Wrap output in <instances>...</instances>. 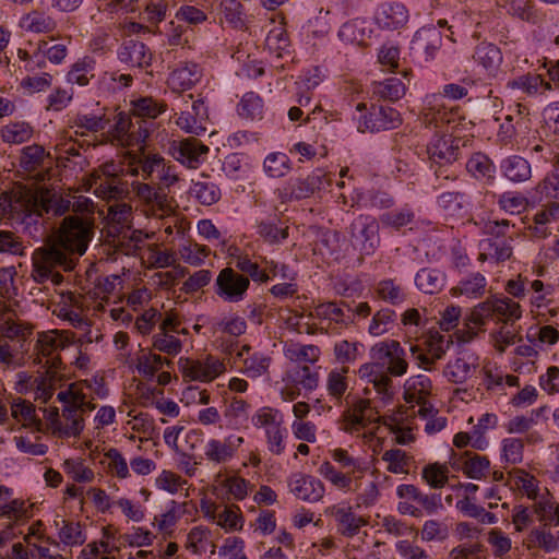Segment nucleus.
<instances>
[{
	"label": "nucleus",
	"mask_w": 559,
	"mask_h": 559,
	"mask_svg": "<svg viewBox=\"0 0 559 559\" xmlns=\"http://www.w3.org/2000/svg\"><path fill=\"white\" fill-rule=\"evenodd\" d=\"M467 171L477 180L492 183L496 178V166L485 154L478 152L473 154L466 163Z\"/></svg>",
	"instance_id": "obj_48"
},
{
	"label": "nucleus",
	"mask_w": 559,
	"mask_h": 559,
	"mask_svg": "<svg viewBox=\"0 0 559 559\" xmlns=\"http://www.w3.org/2000/svg\"><path fill=\"white\" fill-rule=\"evenodd\" d=\"M379 229V222L373 216H357L349 226L353 246L367 255L372 254L380 246Z\"/></svg>",
	"instance_id": "obj_15"
},
{
	"label": "nucleus",
	"mask_w": 559,
	"mask_h": 559,
	"mask_svg": "<svg viewBox=\"0 0 559 559\" xmlns=\"http://www.w3.org/2000/svg\"><path fill=\"white\" fill-rule=\"evenodd\" d=\"M508 87L519 90L528 96L542 94L544 91H550L551 84L544 81L538 74H525L509 81Z\"/></svg>",
	"instance_id": "obj_51"
},
{
	"label": "nucleus",
	"mask_w": 559,
	"mask_h": 559,
	"mask_svg": "<svg viewBox=\"0 0 559 559\" xmlns=\"http://www.w3.org/2000/svg\"><path fill=\"white\" fill-rule=\"evenodd\" d=\"M39 192H33L23 188L13 190L0 200V206L4 213L12 216L38 215Z\"/></svg>",
	"instance_id": "obj_23"
},
{
	"label": "nucleus",
	"mask_w": 559,
	"mask_h": 559,
	"mask_svg": "<svg viewBox=\"0 0 559 559\" xmlns=\"http://www.w3.org/2000/svg\"><path fill=\"white\" fill-rule=\"evenodd\" d=\"M381 461L385 464L386 472L394 475H408L414 465V457L399 448L385 450L381 454Z\"/></svg>",
	"instance_id": "obj_42"
},
{
	"label": "nucleus",
	"mask_w": 559,
	"mask_h": 559,
	"mask_svg": "<svg viewBox=\"0 0 559 559\" xmlns=\"http://www.w3.org/2000/svg\"><path fill=\"white\" fill-rule=\"evenodd\" d=\"M73 343L74 334L70 331L50 330L38 333L34 360L48 370H57L62 364L60 353Z\"/></svg>",
	"instance_id": "obj_7"
},
{
	"label": "nucleus",
	"mask_w": 559,
	"mask_h": 559,
	"mask_svg": "<svg viewBox=\"0 0 559 559\" xmlns=\"http://www.w3.org/2000/svg\"><path fill=\"white\" fill-rule=\"evenodd\" d=\"M331 456L348 474L357 475L361 473H367L368 471V465L361 457L353 456L345 449H334L331 452Z\"/></svg>",
	"instance_id": "obj_63"
},
{
	"label": "nucleus",
	"mask_w": 559,
	"mask_h": 559,
	"mask_svg": "<svg viewBox=\"0 0 559 559\" xmlns=\"http://www.w3.org/2000/svg\"><path fill=\"white\" fill-rule=\"evenodd\" d=\"M93 192L98 197L107 201H118L129 194L127 182L121 178L110 179L109 181H97V185L90 187Z\"/></svg>",
	"instance_id": "obj_54"
},
{
	"label": "nucleus",
	"mask_w": 559,
	"mask_h": 559,
	"mask_svg": "<svg viewBox=\"0 0 559 559\" xmlns=\"http://www.w3.org/2000/svg\"><path fill=\"white\" fill-rule=\"evenodd\" d=\"M292 169V162L285 153L275 152L266 155L263 170L271 178H282Z\"/></svg>",
	"instance_id": "obj_60"
},
{
	"label": "nucleus",
	"mask_w": 559,
	"mask_h": 559,
	"mask_svg": "<svg viewBox=\"0 0 559 559\" xmlns=\"http://www.w3.org/2000/svg\"><path fill=\"white\" fill-rule=\"evenodd\" d=\"M348 388L349 378L347 367L334 368L329 371L325 379V390L334 405L342 406L347 396H353L347 393Z\"/></svg>",
	"instance_id": "obj_33"
},
{
	"label": "nucleus",
	"mask_w": 559,
	"mask_h": 559,
	"mask_svg": "<svg viewBox=\"0 0 559 559\" xmlns=\"http://www.w3.org/2000/svg\"><path fill=\"white\" fill-rule=\"evenodd\" d=\"M473 59L480 66L487 75L497 76L503 61V56L498 46L481 41L475 48Z\"/></svg>",
	"instance_id": "obj_34"
},
{
	"label": "nucleus",
	"mask_w": 559,
	"mask_h": 559,
	"mask_svg": "<svg viewBox=\"0 0 559 559\" xmlns=\"http://www.w3.org/2000/svg\"><path fill=\"white\" fill-rule=\"evenodd\" d=\"M342 412L341 429L347 433H359L369 425L378 423V412L368 399L347 396Z\"/></svg>",
	"instance_id": "obj_11"
},
{
	"label": "nucleus",
	"mask_w": 559,
	"mask_h": 559,
	"mask_svg": "<svg viewBox=\"0 0 559 559\" xmlns=\"http://www.w3.org/2000/svg\"><path fill=\"white\" fill-rule=\"evenodd\" d=\"M251 420L252 425L258 429L262 428L264 433L284 425L283 414L278 409L270 406H263L257 409Z\"/></svg>",
	"instance_id": "obj_57"
},
{
	"label": "nucleus",
	"mask_w": 559,
	"mask_h": 559,
	"mask_svg": "<svg viewBox=\"0 0 559 559\" xmlns=\"http://www.w3.org/2000/svg\"><path fill=\"white\" fill-rule=\"evenodd\" d=\"M425 344L426 349L417 345H411L409 352L418 367L430 371L435 362L444 357L452 341L450 336L447 337L436 332L429 335Z\"/></svg>",
	"instance_id": "obj_20"
},
{
	"label": "nucleus",
	"mask_w": 559,
	"mask_h": 559,
	"mask_svg": "<svg viewBox=\"0 0 559 559\" xmlns=\"http://www.w3.org/2000/svg\"><path fill=\"white\" fill-rule=\"evenodd\" d=\"M374 296L389 305L399 306L407 299V290L394 278H384L374 285Z\"/></svg>",
	"instance_id": "obj_39"
},
{
	"label": "nucleus",
	"mask_w": 559,
	"mask_h": 559,
	"mask_svg": "<svg viewBox=\"0 0 559 559\" xmlns=\"http://www.w3.org/2000/svg\"><path fill=\"white\" fill-rule=\"evenodd\" d=\"M180 259L192 266L202 265L211 253V249L205 245L194 241H187L180 245L178 249Z\"/></svg>",
	"instance_id": "obj_58"
},
{
	"label": "nucleus",
	"mask_w": 559,
	"mask_h": 559,
	"mask_svg": "<svg viewBox=\"0 0 559 559\" xmlns=\"http://www.w3.org/2000/svg\"><path fill=\"white\" fill-rule=\"evenodd\" d=\"M450 464L454 469L461 471L468 478L476 480L485 479L490 473L489 460L471 451L461 454L452 453Z\"/></svg>",
	"instance_id": "obj_27"
},
{
	"label": "nucleus",
	"mask_w": 559,
	"mask_h": 559,
	"mask_svg": "<svg viewBox=\"0 0 559 559\" xmlns=\"http://www.w3.org/2000/svg\"><path fill=\"white\" fill-rule=\"evenodd\" d=\"M178 367L185 380L199 382H212L226 371L224 360L213 355L198 359L180 357Z\"/></svg>",
	"instance_id": "obj_13"
},
{
	"label": "nucleus",
	"mask_w": 559,
	"mask_h": 559,
	"mask_svg": "<svg viewBox=\"0 0 559 559\" xmlns=\"http://www.w3.org/2000/svg\"><path fill=\"white\" fill-rule=\"evenodd\" d=\"M108 219L110 233L117 236V247L123 246L124 239H129L126 254L131 253L141 242V231L131 229L132 206L126 202H116L108 206Z\"/></svg>",
	"instance_id": "obj_12"
},
{
	"label": "nucleus",
	"mask_w": 559,
	"mask_h": 559,
	"mask_svg": "<svg viewBox=\"0 0 559 559\" xmlns=\"http://www.w3.org/2000/svg\"><path fill=\"white\" fill-rule=\"evenodd\" d=\"M250 287L248 276L231 266L222 269L214 282V294L223 301L238 304L246 299Z\"/></svg>",
	"instance_id": "obj_14"
},
{
	"label": "nucleus",
	"mask_w": 559,
	"mask_h": 559,
	"mask_svg": "<svg viewBox=\"0 0 559 559\" xmlns=\"http://www.w3.org/2000/svg\"><path fill=\"white\" fill-rule=\"evenodd\" d=\"M192 95H177L174 103L173 110H180L178 118L176 119L177 126L186 131L195 135L205 133V127H201L194 117L192 109L188 110Z\"/></svg>",
	"instance_id": "obj_38"
},
{
	"label": "nucleus",
	"mask_w": 559,
	"mask_h": 559,
	"mask_svg": "<svg viewBox=\"0 0 559 559\" xmlns=\"http://www.w3.org/2000/svg\"><path fill=\"white\" fill-rule=\"evenodd\" d=\"M60 543L66 547L82 546L86 540V534L80 522L61 519L55 521Z\"/></svg>",
	"instance_id": "obj_46"
},
{
	"label": "nucleus",
	"mask_w": 559,
	"mask_h": 559,
	"mask_svg": "<svg viewBox=\"0 0 559 559\" xmlns=\"http://www.w3.org/2000/svg\"><path fill=\"white\" fill-rule=\"evenodd\" d=\"M325 185H330L325 173L321 169H316L306 178L288 180L282 189L277 190V195L282 203L290 200H301L311 197Z\"/></svg>",
	"instance_id": "obj_17"
},
{
	"label": "nucleus",
	"mask_w": 559,
	"mask_h": 559,
	"mask_svg": "<svg viewBox=\"0 0 559 559\" xmlns=\"http://www.w3.org/2000/svg\"><path fill=\"white\" fill-rule=\"evenodd\" d=\"M414 48L424 50L429 59H432L440 48L441 34L435 27H423L416 32L413 38Z\"/></svg>",
	"instance_id": "obj_53"
},
{
	"label": "nucleus",
	"mask_w": 559,
	"mask_h": 559,
	"mask_svg": "<svg viewBox=\"0 0 559 559\" xmlns=\"http://www.w3.org/2000/svg\"><path fill=\"white\" fill-rule=\"evenodd\" d=\"M371 29L365 20L356 19L344 23L340 31L338 37L347 44L365 45L370 38Z\"/></svg>",
	"instance_id": "obj_50"
},
{
	"label": "nucleus",
	"mask_w": 559,
	"mask_h": 559,
	"mask_svg": "<svg viewBox=\"0 0 559 559\" xmlns=\"http://www.w3.org/2000/svg\"><path fill=\"white\" fill-rule=\"evenodd\" d=\"M370 356L373 361L361 365L358 376L371 383L377 396L383 404H388L395 394L391 377H402L407 372L405 352L399 342L391 340L374 344Z\"/></svg>",
	"instance_id": "obj_2"
},
{
	"label": "nucleus",
	"mask_w": 559,
	"mask_h": 559,
	"mask_svg": "<svg viewBox=\"0 0 559 559\" xmlns=\"http://www.w3.org/2000/svg\"><path fill=\"white\" fill-rule=\"evenodd\" d=\"M107 122L105 115L79 112L70 119L69 129L73 131L74 135L84 136L103 131Z\"/></svg>",
	"instance_id": "obj_40"
},
{
	"label": "nucleus",
	"mask_w": 559,
	"mask_h": 559,
	"mask_svg": "<svg viewBox=\"0 0 559 559\" xmlns=\"http://www.w3.org/2000/svg\"><path fill=\"white\" fill-rule=\"evenodd\" d=\"M402 123L400 112L390 106L372 107L371 110L358 119L359 132H379L395 129Z\"/></svg>",
	"instance_id": "obj_21"
},
{
	"label": "nucleus",
	"mask_w": 559,
	"mask_h": 559,
	"mask_svg": "<svg viewBox=\"0 0 559 559\" xmlns=\"http://www.w3.org/2000/svg\"><path fill=\"white\" fill-rule=\"evenodd\" d=\"M173 156L189 168L201 165L209 153V147L201 141L191 138L181 140L173 145Z\"/></svg>",
	"instance_id": "obj_29"
},
{
	"label": "nucleus",
	"mask_w": 559,
	"mask_h": 559,
	"mask_svg": "<svg viewBox=\"0 0 559 559\" xmlns=\"http://www.w3.org/2000/svg\"><path fill=\"white\" fill-rule=\"evenodd\" d=\"M324 514L334 519L337 532L347 538L356 536L360 528L368 524V521L357 515L350 506L333 504L325 509Z\"/></svg>",
	"instance_id": "obj_26"
},
{
	"label": "nucleus",
	"mask_w": 559,
	"mask_h": 559,
	"mask_svg": "<svg viewBox=\"0 0 559 559\" xmlns=\"http://www.w3.org/2000/svg\"><path fill=\"white\" fill-rule=\"evenodd\" d=\"M366 473L354 475L350 491L356 493L355 504L358 509L374 506L380 498V490L374 478H366Z\"/></svg>",
	"instance_id": "obj_32"
},
{
	"label": "nucleus",
	"mask_w": 559,
	"mask_h": 559,
	"mask_svg": "<svg viewBox=\"0 0 559 559\" xmlns=\"http://www.w3.org/2000/svg\"><path fill=\"white\" fill-rule=\"evenodd\" d=\"M242 443L243 438L235 435L224 439L210 438L203 447V459L213 466H224L234 460Z\"/></svg>",
	"instance_id": "obj_19"
},
{
	"label": "nucleus",
	"mask_w": 559,
	"mask_h": 559,
	"mask_svg": "<svg viewBox=\"0 0 559 559\" xmlns=\"http://www.w3.org/2000/svg\"><path fill=\"white\" fill-rule=\"evenodd\" d=\"M118 58L131 67L144 68L151 64L152 53L142 41L126 39L118 50Z\"/></svg>",
	"instance_id": "obj_36"
},
{
	"label": "nucleus",
	"mask_w": 559,
	"mask_h": 559,
	"mask_svg": "<svg viewBox=\"0 0 559 559\" xmlns=\"http://www.w3.org/2000/svg\"><path fill=\"white\" fill-rule=\"evenodd\" d=\"M380 222L383 226L399 230L415 222V212L411 206L405 205L397 210L383 213L380 216Z\"/></svg>",
	"instance_id": "obj_64"
},
{
	"label": "nucleus",
	"mask_w": 559,
	"mask_h": 559,
	"mask_svg": "<svg viewBox=\"0 0 559 559\" xmlns=\"http://www.w3.org/2000/svg\"><path fill=\"white\" fill-rule=\"evenodd\" d=\"M460 142L450 134H435L427 144L428 158L440 167L454 163L460 155Z\"/></svg>",
	"instance_id": "obj_24"
},
{
	"label": "nucleus",
	"mask_w": 559,
	"mask_h": 559,
	"mask_svg": "<svg viewBox=\"0 0 559 559\" xmlns=\"http://www.w3.org/2000/svg\"><path fill=\"white\" fill-rule=\"evenodd\" d=\"M201 78V70L195 63H185L176 68L169 75L167 84L174 93L191 88Z\"/></svg>",
	"instance_id": "obj_37"
},
{
	"label": "nucleus",
	"mask_w": 559,
	"mask_h": 559,
	"mask_svg": "<svg viewBox=\"0 0 559 559\" xmlns=\"http://www.w3.org/2000/svg\"><path fill=\"white\" fill-rule=\"evenodd\" d=\"M314 313L321 320V324H325L324 328L333 333H338L354 322L349 306H346V309H344L332 301L318 305Z\"/></svg>",
	"instance_id": "obj_28"
},
{
	"label": "nucleus",
	"mask_w": 559,
	"mask_h": 559,
	"mask_svg": "<svg viewBox=\"0 0 559 559\" xmlns=\"http://www.w3.org/2000/svg\"><path fill=\"white\" fill-rule=\"evenodd\" d=\"M96 62L91 57H84L75 61L67 73V82L81 87L87 86L95 78Z\"/></svg>",
	"instance_id": "obj_49"
},
{
	"label": "nucleus",
	"mask_w": 559,
	"mask_h": 559,
	"mask_svg": "<svg viewBox=\"0 0 559 559\" xmlns=\"http://www.w3.org/2000/svg\"><path fill=\"white\" fill-rule=\"evenodd\" d=\"M26 352L27 349L21 348V345L0 338V367L8 370L22 367L25 362Z\"/></svg>",
	"instance_id": "obj_52"
},
{
	"label": "nucleus",
	"mask_w": 559,
	"mask_h": 559,
	"mask_svg": "<svg viewBox=\"0 0 559 559\" xmlns=\"http://www.w3.org/2000/svg\"><path fill=\"white\" fill-rule=\"evenodd\" d=\"M92 224L79 216H68L63 218L56 246L61 250L69 252V257L74 254L82 255L92 238Z\"/></svg>",
	"instance_id": "obj_9"
},
{
	"label": "nucleus",
	"mask_w": 559,
	"mask_h": 559,
	"mask_svg": "<svg viewBox=\"0 0 559 559\" xmlns=\"http://www.w3.org/2000/svg\"><path fill=\"white\" fill-rule=\"evenodd\" d=\"M445 283V274L438 269L424 267L415 276V285L424 294H437L443 289Z\"/></svg>",
	"instance_id": "obj_45"
},
{
	"label": "nucleus",
	"mask_w": 559,
	"mask_h": 559,
	"mask_svg": "<svg viewBox=\"0 0 559 559\" xmlns=\"http://www.w3.org/2000/svg\"><path fill=\"white\" fill-rule=\"evenodd\" d=\"M396 495L400 499H407L418 503L421 512L428 515L437 513L442 508L441 496L439 493H424L412 484L397 486Z\"/></svg>",
	"instance_id": "obj_30"
},
{
	"label": "nucleus",
	"mask_w": 559,
	"mask_h": 559,
	"mask_svg": "<svg viewBox=\"0 0 559 559\" xmlns=\"http://www.w3.org/2000/svg\"><path fill=\"white\" fill-rule=\"evenodd\" d=\"M255 233L264 242L274 246L281 245L288 238L289 227L277 215H273L257 221Z\"/></svg>",
	"instance_id": "obj_31"
},
{
	"label": "nucleus",
	"mask_w": 559,
	"mask_h": 559,
	"mask_svg": "<svg viewBox=\"0 0 559 559\" xmlns=\"http://www.w3.org/2000/svg\"><path fill=\"white\" fill-rule=\"evenodd\" d=\"M522 317L519 302L502 296H491L476 305L467 317V321L475 326H483L489 320L502 323H513Z\"/></svg>",
	"instance_id": "obj_6"
},
{
	"label": "nucleus",
	"mask_w": 559,
	"mask_h": 559,
	"mask_svg": "<svg viewBox=\"0 0 559 559\" xmlns=\"http://www.w3.org/2000/svg\"><path fill=\"white\" fill-rule=\"evenodd\" d=\"M90 386L72 383L68 390L58 393L57 399L63 405L62 413L57 407L39 408L44 416V432L59 439L76 438L84 429V414L95 408L87 399Z\"/></svg>",
	"instance_id": "obj_3"
},
{
	"label": "nucleus",
	"mask_w": 559,
	"mask_h": 559,
	"mask_svg": "<svg viewBox=\"0 0 559 559\" xmlns=\"http://www.w3.org/2000/svg\"><path fill=\"white\" fill-rule=\"evenodd\" d=\"M71 201L56 193L39 191L38 215L50 214L53 216L63 215L70 210Z\"/></svg>",
	"instance_id": "obj_55"
},
{
	"label": "nucleus",
	"mask_w": 559,
	"mask_h": 559,
	"mask_svg": "<svg viewBox=\"0 0 559 559\" xmlns=\"http://www.w3.org/2000/svg\"><path fill=\"white\" fill-rule=\"evenodd\" d=\"M44 424V418L38 416L31 401L13 395L0 399V426L4 430L14 432L28 429L33 433H43Z\"/></svg>",
	"instance_id": "obj_4"
},
{
	"label": "nucleus",
	"mask_w": 559,
	"mask_h": 559,
	"mask_svg": "<svg viewBox=\"0 0 559 559\" xmlns=\"http://www.w3.org/2000/svg\"><path fill=\"white\" fill-rule=\"evenodd\" d=\"M479 366L478 356L469 350H462L450 359L443 368L444 378L453 384H463L475 373Z\"/></svg>",
	"instance_id": "obj_25"
},
{
	"label": "nucleus",
	"mask_w": 559,
	"mask_h": 559,
	"mask_svg": "<svg viewBox=\"0 0 559 559\" xmlns=\"http://www.w3.org/2000/svg\"><path fill=\"white\" fill-rule=\"evenodd\" d=\"M289 492L298 500L316 503L323 499L324 484L317 477L301 472L293 473L287 478Z\"/></svg>",
	"instance_id": "obj_22"
},
{
	"label": "nucleus",
	"mask_w": 559,
	"mask_h": 559,
	"mask_svg": "<svg viewBox=\"0 0 559 559\" xmlns=\"http://www.w3.org/2000/svg\"><path fill=\"white\" fill-rule=\"evenodd\" d=\"M376 22L383 29H397L408 21V11L402 3H383L376 13Z\"/></svg>",
	"instance_id": "obj_35"
},
{
	"label": "nucleus",
	"mask_w": 559,
	"mask_h": 559,
	"mask_svg": "<svg viewBox=\"0 0 559 559\" xmlns=\"http://www.w3.org/2000/svg\"><path fill=\"white\" fill-rule=\"evenodd\" d=\"M432 383L425 374L411 377L404 384V400L412 407L418 406L416 414L421 418H427L433 413V407L429 402L431 395Z\"/></svg>",
	"instance_id": "obj_18"
},
{
	"label": "nucleus",
	"mask_w": 559,
	"mask_h": 559,
	"mask_svg": "<svg viewBox=\"0 0 559 559\" xmlns=\"http://www.w3.org/2000/svg\"><path fill=\"white\" fill-rule=\"evenodd\" d=\"M12 496L13 489L0 481V533L4 538L14 537L16 530L34 515V503Z\"/></svg>",
	"instance_id": "obj_5"
},
{
	"label": "nucleus",
	"mask_w": 559,
	"mask_h": 559,
	"mask_svg": "<svg viewBox=\"0 0 559 559\" xmlns=\"http://www.w3.org/2000/svg\"><path fill=\"white\" fill-rule=\"evenodd\" d=\"M123 171L134 177L130 189L134 199L155 217L169 216L174 212L171 187L179 181L176 166L158 154L130 155Z\"/></svg>",
	"instance_id": "obj_1"
},
{
	"label": "nucleus",
	"mask_w": 559,
	"mask_h": 559,
	"mask_svg": "<svg viewBox=\"0 0 559 559\" xmlns=\"http://www.w3.org/2000/svg\"><path fill=\"white\" fill-rule=\"evenodd\" d=\"M167 109V105L164 102L146 96L140 97L131 102V112L136 118L155 119Z\"/></svg>",
	"instance_id": "obj_56"
},
{
	"label": "nucleus",
	"mask_w": 559,
	"mask_h": 559,
	"mask_svg": "<svg viewBox=\"0 0 559 559\" xmlns=\"http://www.w3.org/2000/svg\"><path fill=\"white\" fill-rule=\"evenodd\" d=\"M319 474L330 481L334 487L343 491H350L353 487L354 475L347 472L337 471L330 462H323L319 469Z\"/></svg>",
	"instance_id": "obj_61"
},
{
	"label": "nucleus",
	"mask_w": 559,
	"mask_h": 559,
	"mask_svg": "<svg viewBox=\"0 0 559 559\" xmlns=\"http://www.w3.org/2000/svg\"><path fill=\"white\" fill-rule=\"evenodd\" d=\"M215 523L225 531H239L243 526V518L238 506H221Z\"/></svg>",
	"instance_id": "obj_59"
},
{
	"label": "nucleus",
	"mask_w": 559,
	"mask_h": 559,
	"mask_svg": "<svg viewBox=\"0 0 559 559\" xmlns=\"http://www.w3.org/2000/svg\"><path fill=\"white\" fill-rule=\"evenodd\" d=\"M33 333V325L20 320L9 319L0 324V338H4L12 344L21 345L26 348V342Z\"/></svg>",
	"instance_id": "obj_43"
},
{
	"label": "nucleus",
	"mask_w": 559,
	"mask_h": 559,
	"mask_svg": "<svg viewBox=\"0 0 559 559\" xmlns=\"http://www.w3.org/2000/svg\"><path fill=\"white\" fill-rule=\"evenodd\" d=\"M223 352L227 355L231 367L250 379L267 373L271 357L260 352H252L248 344L240 347L237 343L226 344Z\"/></svg>",
	"instance_id": "obj_8"
},
{
	"label": "nucleus",
	"mask_w": 559,
	"mask_h": 559,
	"mask_svg": "<svg viewBox=\"0 0 559 559\" xmlns=\"http://www.w3.org/2000/svg\"><path fill=\"white\" fill-rule=\"evenodd\" d=\"M35 133L34 127L25 120H14L0 129L1 140L10 145H20L31 141Z\"/></svg>",
	"instance_id": "obj_41"
},
{
	"label": "nucleus",
	"mask_w": 559,
	"mask_h": 559,
	"mask_svg": "<svg viewBox=\"0 0 559 559\" xmlns=\"http://www.w3.org/2000/svg\"><path fill=\"white\" fill-rule=\"evenodd\" d=\"M500 169L502 175L512 182H523L531 178L530 163L518 155H512L501 162Z\"/></svg>",
	"instance_id": "obj_47"
},
{
	"label": "nucleus",
	"mask_w": 559,
	"mask_h": 559,
	"mask_svg": "<svg viewBox=\"0 0 559 559\" xmlns=\"http://www.w3.org/2000/svg\"><path fill=\"white\" fill-rule=\"evenodd\" d=\"M32 261V277L40 284L55 277L56 267H62L66 271L73 267V258L69 257V252L61 250L55 243L48 248L35 250Z\"/></svg>",
	"instance_id": "obj_10"
},
{
	"label": "nucleus",
	"mask_w": 559,
	"mask_h": 559,
	"mask_svg": "<svg viewBox=\"0 0 559 559\" xmlns=\"http://www.w3.org/2000/svg\"><path fill=\"white\" fill-rule=\"evenodd\" d=\"M171 361L151 350H140L135 359V369L142 377L153 379L164 366L169 367Z\"/></svg>",
	"instance_id": "obj_44"
},
{
	"label": "nucleus",
	"mask_w": 559,
	"mask_h": 559,
	"mask_svg": "<svg viewBox=\"0 0 559 559\" xmlns=\"http://www.w3.org/2000/svg\"><path fill=\"white\" fill-rule=\"evenodd\" d=\"M238 115L247 120H258L263 115V100L254 92H247L237 106Z\"/></svg>",
	"instance_id": "obj_62"
},
{
	"label": "nucleus",
	"mask_w": 559,
	"mask_h": 559,
	"mask_svg": "<svg viewBox=\"0 0 559 559\" xmlns=\"http://www.w3.org/2000/svg\"><path fill=\"white\" fill-rule=\"evenodd\" d=\"M148 135L150 130L143 121H132L128 116L119 114L108 138L111 143L117 145L124 147L139 146L142 151Z\"/></svg>",
	"instance_id": "obj_16"
}]
</instances>
